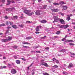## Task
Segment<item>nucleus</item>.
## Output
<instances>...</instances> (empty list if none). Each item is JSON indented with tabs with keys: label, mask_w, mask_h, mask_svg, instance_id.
Segmentation results:
<instances>
[{
	"label": "nucleus",
	"mask_w": 75,
	"mask_h": 75,
	"mask_svg": "<svg viewBox=\"0 0 75 75\" xmlns=\"http://www.w3.org/2000/svg\"><path fill=\"white\" fill-rule=\"evenodd\" d=\"M41 12V11L40 10H37L35 12L36 15H40V12Z\"/></svg>",
	"instance_id": "39448f33"
},
{
	"label": "nucleus",
	"mask_w": 75,
	"mask_h": 75,
	"mask_svg": "<svg viewBox=\"0 0 75 75\" xmlns=\"http://www.w3.org/2000/svg\"><path fill=\"white\" fill-rule=\"evenodd\" d=\"M43 38V39H45V38H47V36H44Z\"/></svg>",
	"instance_id": "5fc2aeb1"
},
{
	"label": "nucleus",
	"mask_w": 75,
	"mask_h": 75,
	"mask_svg": "<svg viewBox=\"0 0 75 75\" xmlns=\"http://www.w3.org/2000/svg\"><path fill=\"white\" fill-rule=\"evenodd\" d=\"M42 1V0H38V2H41Z\"/></svg>",
	"instance_id": "e2e57ef3"
},
{
	"label": "nucleus",
	"mask_w": 75,
	"mask_h": 75,
	"mask_svg": "<svg viewBox=\"0 0 75 75\" xmlns=\"http://www.w3.org/2000/svg\"><path fill=\"white\" fill-rule=\"evenodd\" d=\"M59 21L61 22V24H64V20L62 19H60Z\"/></svg>",
	"instance_id": "f8f14e48"
},
{
	"label": "nucleus",
	"mask_w": 75,
	"mask_h": 75,
	"mask_svg": "<svg viewBox=\"0 0 75 75\" xmlns=\"http://www.w3.org/2000/svg\"><path fill=\"white\" fill-rule=\"evenodd\" d=\"M7 1L8 3L6 4V5H9V4H10V3L11 1L9 0H7Z\"/></svg>",
	"instance_id": "f3484780"
},
{
	"label": "nucleus",
	"mask_w": 75,
	"mask_h": 75,
	"mask_svg": "<svg viewBox=\"0 0 75 75\" xmlns=\"http://www.w3.org/2000/svg\"><path fill=\"white\" fill-rule=\"evenodd\" d=\"M35 33H36V34H39V33H41V32H35Z\"/></svg>",
	"instance_id": "603ef678"
},
{
	"label": "nucleus",
	"mask_w": 75,
	"mask_h": 75,
	"mask_svg": "<svg viewBox=\"0 0 75 75\" xmlns=\"http://www.w3.org/2000/svg\"><path fill=\"white\" fill-rule=\"evenodd\" d=\"M61 15H62V16H64V14L62 13H61Z\"/></svg>",
	"instance_id": "0e129e2a"
},
{
	"label": "nucleus",
	"mask_w": 75,
	"mask_h": 75,
	"mask_svg": "<svg viewBox=\"0 0 75 75\" xmlns=\"http://www.w3.org/2000/svg\"><path fill=\"white\" fill-rule=\"evenodd\" d=\"M53 18L54 19V21H53V23H55V22H57L58 20H59V18H58L57 16H54Z\"/></svg>",
	"instance_id": "f03ea898"
},
{
	"label": "nucleus",
	"mask_w": 75,
	"mask_h": 75,
	"mask_svg": "<svg viewBox=\"0 0 75 75\" xmlns=\"http://www.w3.org/2000/svg\"><path fill=\"white\" fill-rule=\"evenodd\" d=\"M43 75H50L48 73H43Z\"/></svg>",
	"instance_id": "72a5a7b5"
},
{
	"label": "nucleus",
	"mask_w": 75,
	"mask_h": 75,
	"mask_svg": "<svg viewBox=\"0 0 75 75\" xmlns=\"http://www.w3.org/2000/svg\"><path fill=\"white\" fill-rule=\"evenodd\" d=\"M13 57L14 58H15V59H17V58H18V57H17V56H14Z\"/></svg>",
	"instance_id": "49530a36"
},
{
	"label": "nucleus",
	"mask_w": 75,
	"mask_h": 75,
	"mask_svg": "<svg viewBox=\"0 0 75 75\" xmlns=\"http://www.w3.org/2000/svg\"><path fill=\"white\" fill-rule=\"evenodd\" d=\"M42 65H43L44 66H45V67H48L49 66L48 65V64L46 63L45 62H43L42 63Z\"/></svg>",
	"instance_id": "423d86ee"
},
{
	"label": "nucleus",
	"mask_w": 75,
	"mask_h": 75,
	"mask_svg": "<svg viewBox=\"0 0 75 75\" xmlns=\"http://www.w3.org/2000/svg\"><path fill=\"white\" fill-rule=\"evenodd\" d=\"M16 62L17 64H20L21 62H20V61L18 60H17L16 61Z\"/></svg>",
	"instance_id": "4468645a"
},
{
	"label": "nucleus",
	"mask_w": 75,
	"mask_h": 75,
	"mask_svg": "<svg viewBox=\"0 0 75 75\" xmlns=\"http://www.w3.org/2000/svg\"><path fill=\"white\" fill-rule=\"evenodd\" d=\"M41 23H46L47 22V21L45 20H42L40 21Z\"/></svg>",
	"instance_id": "9b49d317"
},
{
	"label": "nucleus",
	"mask_w": 75,
	"mask_h": 75,
	"mask_svg": "<svg viewBox=\"0 0 75 75\" xmlns=\"http://www.w3.org/2000/svg\"><path fill=\"white\" fill-rule=\"evenodd\" d=\"M4 18L6 19V20L7 19H8V18H8V17H7V16H5V17H4Z\"/></svg>",
	"instance_id": "2f4dec72"
},
{
	"label": "nucleus",
	"mask_w": 75,
	"mask_h": 75,
	"mask_svg": "<svg viewBox=\"0 0 75 75\" xmlns=\"http://www.w3.org/2000/svg\"><path fill=\"white\" fill-rule=\"evenodd\" d=\"M32 38L31 37H27L26 38V39L27 40H30V39H31Z\"/></svg>",
	"instance_id": "b1692460"
},
{
	"label": "nucleus",
	"mask_w": 75,
	"mask_h": 75,
	"mask_svg": "<svg viewBox=\"0 0 75 75\" xmlns=\"http://www.w3.org/2000/svg\"><path fill=\"white\" fill-rule=\"evenodd\" d=\"M65 49H62V50L59 51V52H65Z\"/></svg>",
	"instance_id": "4be33fe9"
},
{
	"label": "nucleus",
	"mask_w": 75,
	"mask_h": 75,
	"mask_svg": "<svg viewBox=\"0 0 75 75\" xmlns=\"http://www.w3.org/2000/svg\"><path fill=\"white\" fill-rule=\"evenodd\" d=\"M6 25V24L4 23H3L2 24H1L0 25V27H2V26H5Z\"/></svg>",
	"instance_id": "393cba45"
},
{
	"label": "nucleus",
	"mask_w": 75,
	"mask_h": 75,
	"mask_svg": "<svg viewBox=\"0 0 75 75\" xmlns=\"http://www.w3.org/2000/svg\"><path fill=\"white\" fill-rule=\"evenodd\" d=\"M64 27V25H61L60 26V28H62Z\"/></svg>",
	"instance_id": "8fccbe9b"
},
{
	"label": "nucleus",
	"mask_w": 75,
	"mask_h": 75,
	"mask_svg": "<svg viewBox=\"0 0 75 75\" xmlns=\"http://www.w3.org/2000/svg\"><path fill=\"white\" fill-rule=\"evenodd\" d=\"M13 9H14V8H10V11H12V10H13Z\"/></svg>",
	"instance_id": "473e14b6"
},
{
	"label": "nucleus",
	"mask_w": 75,
	"mask_h": 75,
	"mask_svg": "<svg viewBox=\"0 0 75 75\" xmlns=\"http://www.w3.org/2000/svg\"><path fill=\"white\" fill-rule=\"evenodd\" d=\"M42 28V26L41 25L38 26L36 27V28H35L36 31L37 32L40 31V28L41 29Z\"/></svg>",
	"instance_id": "7ed1b4c3"
},
{
	"label": "nucleus",
	"mask_w": 75,
	"mask_h": 75,
	"mask_svg": "<svg viewBox=\"0 0 75 75\" xmlns=\"http://www.w3.org/2000/svg\"><path fill=\"white\" fill-rule=\"evenodd\" d=\"M11 72L12 74H16L17 73V70L14 69H13L11 70Z\"/></svg>",
	"instance_id": "20e7f679"
},
{
	"label": "nucleus",
	"mask_w": 75,
	"mask_h": 75,
	"mask_svg": "<svg viewBox=\"0 0 75 75\" xmlns=\"http://www.w3.org/2000/svg\"><path fill=\"white\" fill-rule=\"evenodd\" d=\"M6 67H7L6 66H1V69H3V68H6Z\"/></svg>",
	"instance_id": "c756f323"
},
{
	"label": "nucleus",
	"mask_w": 75,
	"mask_h": 75,
	"mask_svg": "<svg viewBox=\"0 0 75 75\" xmlns=\"http://www.w3.org/2000/svg\"><path fill=\"white\" fill-rule=\"evenodd\" d=\"M34 74H35V73L34 72H33L32 73V75H34Z\"/></svg>",
	"instance_id": "69168bd1"
},
{
	"label": "nucleus",
	"mask_w": 75,
	"mask_h": 75,
	"mask_svg": "<svg viewBox=\"0 0 75 75\" xmlns=\"http://www.w3.org/2000/svg\"><path fill=\"white\" fill-rule=\"evenodd\" d=\"M12 27L13 28H14L15 29H16V28H18V27L17 26L15 25H12Z\"/></svg>",
	"instance_id": "1a4fd4ad"
},
{
	"label": "nucleus",
	"mask_w": 75,
	"mask_h": 75,
	"mask_svg": "<svg viewBox=\"0 0 75 75\" xmlns=\"http://www.w3.org/2000/svg\"><path fill=\"white\" fill-rule=\"evenodd\" d=\"M52 67L53 68H58V66L57 65H55L54 66H52Z\"/></svg>",
	"instance_id": "c85d7f7f"
},
{
	"label": "nucleus",
	"mask_w": 75,
	"mask_h": 75,
	"mask_svg": "<svg viewBox=\"0 0 75 75\" xmlns=\"http://www.w3.org/2000/svg\"><path fill=\"white\" fill-rule=\"evenodd\" d=\"M65 38H64L62 40V41H64V40H65Z\"/></svg>",
	"instance_id": "09e8293b"
},
{
	"label": "nucleus",
	"mask_w": 75,
	"mask_h": 75,
	"mask_svg": "<svg viewBox=\"0 0 75 75\" xmlns=\"http://www.w3.org/2000/svg\"><path fill=\"white\" fill-rule=\"evenodd\" d=\"M68 8V7L67 6H63L62 10H66Z\"/></svg>",
	"instance_id": "0eeeda50"
},
{
	"label": "nucleus",
	"mask_w": 75,
	"mask_h": 75,
	"mask_svg": "<svg viewBox=\"0 0 75 75\" xmlns=\"http://www.w3.org/2000/svg\"><path fill=\"white\" fill-rule=\"evenodd\" d=\"M8 39H7V40H8V41H11V40H12V37L10 36H8Z\"/></svg>",
	"instance_id": "9d476101"
},
{
	"label": "nucleus",
	"mask_w": 75,
	"mask_h": 75,
	"mask_svg": "<svg viewBox=\"0 0 75 75\" xmlns=\"http://www.w3.org/2000/svg\"><path fill=\"white\" fill-rule=\"evenodd\" d=\"M69 27V25H64V28L65 29L67 28V27Z\"/></svg>",
	"instance_id": "6ab92c4d"
},
{
	"label": "nucleus",
	"mask_w": 75,
	"mask_h": 75,
	"mask_svg": "<svg viewBox=\"0 0 75 75\" xmlns=\"http://www.w3.org/2000/svg\"><path fill=\"white\" fill-rule=\"evenodd\" d=\"M6 11H10V8H7L6 9Z\"/></svg>",
	"instance_id": "a18cd8bd"
},
{
	"label": "nucleus",
	"mask_w": 75,
	"mask_h": 75,
	"mask_svg": "<svg viewBox=\"0 0 75 75\" xmlns=\"http://www.w3.org/2000/svg\"><path fill=\"white\" fill-rule=\"evenodd\" d=\"M13 18L15 20H17V19L18 18V16H14L13 17Z\"/></svg>",
	"instance_id": "a211bd4d"
},
{
	"label": "nucleus",
	"mask_w": 75,
	"mask_h": 75,
	"mask_svg": "<svg viewBox=\"0 0 75 75\" xmlns=\"http://www.w3.org/2000/svg\"><path fill=\"white\" fill-rule=\"evenodd\" d=\"M56 62L57 64H59V61H58V60H56Z\"/></svg>",
	"instance_id": "4c0bfd02"
},
{
	"label": "nucleus",
	"mask_w": 75,
	"mask_h": 75,
	"mask_svg": "<svg viewBox=\"0 0 75 75\" xmlns=\"http://www.w3.org/2000/svg\"><path fill=\"white\" fill-rule=\"evenodd\" d=\"M57 59H56L55 58H53L52 59V61H53V62H54V61H56V60Z\"/></svg>",
	"instance_id": "f704fd0d"
},
{
	"label": "nucleus",
	"mask_w": 75,
	"mask_h": 75,
	"mask_svg": "<svg viewBox=\"0 0 75 75\" xmlns=\"http://www.w3.org/2000/svg\"><path fill=\"white\" fill-rule=\"evenodd\" d=\"M64 2L63 1H60L59 3V4H64Z\"/></svg>",
	"instance_id": "7c9ffc66"
},
{
	"label": "nucleus",
	"mask_w": 75,
	"mask_h": 75,
	"mask_svg": "<svg viewBox=\"0 0 75 75\" xmlns=\"http://www.w3.org/2000/svg\"><path fill=\"white\" fill-rule=\"evenodd\" d=\"M56 33L57 35L59 34H61V31H57V32H56Z\"/></svg>",
	"instance_id": "aec40b11"
},
{
	"label": "nucleus",
	"mask_w": 75,
	"mask_h": 75,
	"mask_svg": "<svg viewBox=\"0 0 75 75\" xmlns=\"http://www.w3.org/2000/svg\"><path fill=\"white\" fill-rule=\"evenodd\" d=\"M23 48H28V46H23Z\"/></svg>",
	"instance_id": "864d4df0"
},
{
	"label": "nucleus",
	"mask_w": 75,
	"mask_h": 75,
	"mask_svg": "<svg viewBox=\"0 0 75 75\" xmlns=\"http://www.w3.org/2000/svg\"><path fill=\"white\" fill-rule=\"evenodd\" d=\"M48 2H49V3H51V2H52V1H51V0H49V1H48Z\"/></svg>",
	"instance_id": "4d7b16f0"
},
{
	"label": "nucleus",
	"mask_w": 75,
	"mask_h": 75,
	"mask_svg": "<svg viewBox=\"0 0 75 75\" xmlns=\"http://www.w3.org/2000/svg\"><path fill=\"white\" fill-rule=\"evenodd\" d=\"M9 33V30H7L6 32V34H7V33Z\"/></svg>",
	"instance_id": "58836bf2"
},
{
	"label": "nucleus",
	"mask_w": 75,
	"mask_h": 75,
	"mask_svg": "<svg viewBox=\"0 0 75 75\" xmlns=\"http://www.w3.org/2000/svg\"><path fill=\"white\" fill-rule=\"evenodd\" d=\"M45 50H49V49H50V48H49V47H45Z\"/></svg>",
	"instance_id": "de8ad7c7"
},
{
	"label": "nucleus",
	"mask_w": 75,
	"mask_h": 75,
	"mask_svg": "<svg viewBox=\"0 0 75 75\" xmlns=\"http://www.w3.org/2000/svg\"><path fill=\"white\" fill-rule=\"evenodd\" d=\"M6 24L7 25H8L9 24L8 21H6Z\"/></svg>",
	"instance_id": "ea45409f"
},
{
	"label": "nucleus",
	"mask_w": 75,
	"mask_h": 75,
	"mask_svg": "<svg viewBox=\"0 0 75 75\" xmlns=\"http://www.w3.org/2000/svg\"><path fill=\"white\" fill-rule=\"evenodd\" d=\"M54 38H59V37H58V36H55L54 37Z\"/></svg>",
	"instance_id": "bf43d9fd"
},
{
	"label": "nucleus",
	"mask_w": 75,
	"mask_h": 75,
	"mask_svg": "<svg viewBox=\"0 0 75 75\" xmlns=\"http://www.w3.org/2000/svg\"><path fill=\"white\" fill-rule=\"evenodd\" d=\"M66 73V72L64 71V72H63V74H65Z\"/></svg>",
	"instance_id": "338daca9"
},
{
	"label": "nucleus",
	"mask_w": 75,
	"mask_h": 75,
	"mask_svg": "<svg viewBox=\"0 0 75 75\" xmlns=\"http://www.w3.org/2000/svg\"><path fill=\"white\" fill-rule=\"evenodd\" d=\"M11 3H15V2H14V1H11Z\"/></svg>",
	"instance_id": "680f3d73"
},
{
	"label": "nucleus",
	"mask_w": 75,
	"mask_h": 75,
	"mask_svg": "<svg viewBox=\"0 0 75 75\" xmlns=\"http://www.w3.org/2000/svg\"><path fill=\"white\" fill-rule=\"evenodd\" d=\"M36 52L37 53H41V52L40 51H36Z\"/></svg>",
	"instance_id": "6e6d98bb"
},
{
	"label": "nucleus",
	"mask_w": 75,
	"mask_h": 75,
	"mask_svg": "<svg viewBox=\"0 0 75 75\" xmlns=\"http://www.w3.org/2000/svg\"><path fill=\"white\" fill-rule=\"evenodd\" d=\"M54 5L55 6H59V4L58 3H53Z\"/></svg>",
	"instance_id": "412c9836"
},
{
	"label": "nucleus",
	"mask_w": 75,
	"mask_h": 75,
	"mask_svg": "<svg viewBox=\"0 0 75 75\" xmlns=\"http://www.w3.org/2000/svg\"><path fill=\"white\" fill-rule=\"evenodd\" d=\"M67 20L68 21H69V20H71V18L70 17H67Z\"/></svg>",
	"instance_id": "bb28decb"
},
{
	"label": "nucleus",
	"mask_w": 75,
	"mask_h": 75,
	"mask_svg": "<svg viewBox=\"0 0 75 75\" xmlns=\"http://www.w3.org/2000/svg\"><path fill=\"white\" fill-rule=\"evenodd\" d=\"M23 44H27V45H30V43L28 42H23Z\"/></svg>",
	"instance_id": "ddd939ff"
},
{
	"label": "nucleus",
	"mask_w": 75,
	"mask_h": 75,
	"mask_svg": "<svg viewBox=\"0 0 75 75\" xmlns=\"http://www.w3.org/2000/svg\"><path fill=\"white\" fill-rule=\"evenodd\" d=\"M74 42V41L72 40H69V42Z\"/></svg>",
	"instance_id": "79ce46f5"
},
{
	"label": "nucleus",
	"mask_w": 75,
	"mask_h": 75,
	"mask_svg": "<svg viewBox=\"0 0 75 75\" xmlns=\"http://www.w3.org/2000/svg\"><path fill=\"white\" fill-rule=\"evenodd\" d=\"M18 26L20 27H23L24 26V25H23L21 24L19 25Z\"/></svg>",
	"instance_id": "e433bc0d"
},
{
	"label": "nucleus",
	"mask_w": 75,
	"mask_h": 75,
	"mask_svg": "<svg viewBox=\"0 0 75 75\" xmlns=\"http://www.w3.org/2000/svg\"><path fill=\"white\" fill-rule=\"evenodd\" d=\"M7 28L8 30H9V29L11 28V26H9L7 27Z\"/></svg>",
	"instance_id": "a878e982"
},
{
	"label": "nucleus",
	"mask_w": 75,
	"mask_h": 75,
	"mask_svg": "<svg viewBox=\"0 0 75 75\" xmlns=\"http://www.w3.org/2000/svg\"><path fill=\"white\" fill-rule=\"evenodd\" d=\"M52 11H54V12H58L59 10L58 9H52Z\"/></svg>",
	"instance_id": "6e6552de"
},
{
	"label": "nucleus",
	"mask_w": 75,
	"mask_h": 75,
	"mask_svg": "<svg viewBox=\"0 0 75 75\" xmlns=\"http://www.w3.org/2000/svg\"><path fill=\"white\" fill-rule=\"evenodd\" d=\"M21 59L23 61H26V59H24V58H22Z\"/></svg>",
	"instance_id": "37998d69"
},
{
	"label": "nucleus",
	"mask_w": 75,
	"mask_h": 75,
	"mask_svg": "<svg viewBox=\"0 0 75 75\" xmlns=\"http://www.w3.org/2000/svg\"><path fill=\"white\" fill-rule=\"evenodd\" d=\"M2 42H7V41H8V40L7 39H2Z\"/></svg>",
	"instance_id": "2eb2a0df"
},
{
	"label": "nucleus",
	"mask_w": 75,
	"mask_h": 75,
	"mask_svg": "<svg viewBox=\"0 0 75 75\" xmlns=\"http://www.w3.org/2000/svg\"><path fill=\"white\" fill-rule=\"evenodd\" d=\"M23 12L24 13H25L26 14H27L28 16H31L33 14H34L33 12L31 13V10L26 9L24 10Z\"/></svg>",
	"instance_id": "f257e3e1"
},
{
	"label": "nucleus",
	"mask_w": 75,
	"mask_h": 75,
	"mask_svg": "<svg viewBox=\"0 0 75 75\" xmlns=\"http://www.w3.org/2000/svg\"><path fill=\"white\" fill-rule=\"evenodd\" d=\"M47 7V5H45L43 7V8H44L45 9Z\"/></svg>",
	"instance_id": "cd10ccee"
},
{
	"label": "nucleus",
	"mask_w": 75,
	"mask_h": 75,
	"mask_svg": "<svg viewBox=\"0 0 75 75\" xmlns=\"http://www.w3.org/2000/svg\"><path fill=\"white\" fill-rule=\"evenodd\" d=\"M71 54V55H75V54L74 53H70Z\"/></svg>",
	"instance_id": "13d9d810"
},
{
	"label": "nucleus",
	"mask_w": 75,
	"mask_h": 75,
	"mask_svg": "<svg viewBox=\"0 0 75 75\" xmlns=\"http://www.w3.org/2000/svg\"><path fill=\"white\" fill-rule=\"evenodd\" d=\"M73 67V64H69L68 68H71Z\"/></svg>",
	"instance_id": "dca6fc26"
},
{
	"label": "nucleus",
	"mask_w": 75,
	"mask_h": 75,
	"mask_svg": "<svg viewBox=\"0 0 75 75\" xmlns=\"http://www.w3.org/2000/svg\"><path fill=\"white\" fill-rule=\"evenodd\" d=\"M3 35V33H0V35Z\"/></svg>",
	"instance_id": "774afa93"
},
{
	"label": "nucleus",
	"mask_w": 75,
	"mask_h": 75,
	"mask_svg": "<svg viewBox=\"0 0 75 75\" xmlns=\"http://www.w3.org/2000/svg\"><path fill=\"white\" fill-rule=\"evenodd\" d=\"M9 23L10 25H13V23L12 22H9Z\"/></svg>",
	"instance_id": "c03bdc74"
},
{
	"label": "nucleus",
	"mask_w": 75,
	"mask_h": 75,
	"mask_svg": "<svg viewBox=\"0 0 75 75\" xmlns=\"http://www.w3.org/2000/svg\"><path fill=\"white\" fill-rule=\"evenodd\" d=\"M69 45H75L74 44L72 43H69Z\"/></svg>",
	"instance_id": "c9c22d12"
},
{
	"label": "nucleus",
	"mask_w": 75,
	"mask_h": 75,
	"mask_svg": "<svg viewBox=\"0 0 75 75\" xmlns=\"http://www.w3.org/2000/svg\"><path fill=\"white\" fill-rule=\"evenodd\" d=\"M65 74L66 75H68V72H66Z\"/></svg>",
	"instance_id": "052dcab7"
},
{
	"label": "nucleus",
	"mask_w": 75,
	"mask_h": 75,
	"mask_svg": "<svg viewBox=\"0 0 75 75\" xmlns=\"http://www.w3.org/2000/svg\"><path fill=\"white\" fill-rule=\"evenodd\" d=\"M26 23H28L29 24V23H31V22L30 21H27L26 22Z\"/></svg>",
	"instance_id": "a19ab883"
},
{
	"label": "nucleus",
	"mask_w": 75,
	"mask_h": 75,
	"mask_svg": "<svg viewBox=\"0 0 75 75\" xmlns=\"http://www.w3.org/2000/svg\"><path fill=\"white\" fill-rule=\"evenodd\" d=\"M18 47V46L16 45H14L13 46V48H14V49H17Z\"/></svg>",
	"instance_id": "5701e85b"
},
{
	"label": "nucleus",
	"mask_w": 75,
	"mask_h": 75,
	"mask_svg": "<svg viewBox=\"0 0 75 75\" xmlns=\"http://www.w3.org/2000/svg\"><path fill=\"white\" fill-rule=\"evenodd\" d=\"M65 42H69V40H66Z\"/></svg>",
	"instance_id": "3c124183"
}]
</instances>
